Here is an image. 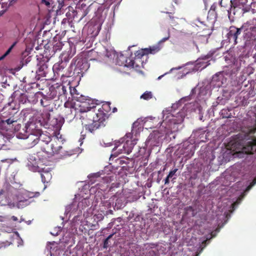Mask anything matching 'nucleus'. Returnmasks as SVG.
Here are the masks:
<instances>
[{
	"mask_svg": "<svg viewBox=\"0 0 256 256\" xmlns=\"http://www.w3.org/2000/svg\"><path fill=\"white\" fill-rule=\"evenodd\" d=\"M91 100L82 102L80 106V120L86 130L90 132L101 127H103L102 123L99 120L97 112L94 108H90Z\"/></svg>",
	"mask_w": 256,
	"mask_h": 256,
	"instance_id": "nucleus-1",
	"label": "nucleus"
},
{
	"mask_svg": "<svg viewBox=\"0 0 256 256\" xmlns=\"http://www.w3.org/2000/svg\"><path fill=\"white\" fill-rule=\"evenodd\" d=\"M110 103L109 102H106L104 103L102 106L94 103H90V108L95 109L97 112V115L98 114L99 117V120L102 123V126H105L104 122L108 118V112L111 110Z\"/></svg>",
	"mask_w": 256,
	"mask_h": 256,
	"instance_id": "nucleus-2",
	"label": "nucleus"
},
{
	"mask_svg": "<svg viewBox=\"0 0 256 256\" xmlns=\"http://www.w3.org/2000/svg\"><path fill=\"white\" fill-rule=\"evenodd\" d=\"M62 141L57 138H54L49 145L44 146L42 150L50 154H57L60 152L62 149Z\"/></svg>",
	"mask_w": 256,
	"mask_h": 256,
	"instance_id": "nucleus-3",
	"label": "nucleus"
},
{
	"mask_svg": "<svg viewBox=\"0 0 256 256\" xmlns=\"http://www.w3.org/2000/svg\"><path fill=\"white\" fill-rule=\"evenodd\" d=\"M145 55H147V54L146 49L144 48L137 50L135 52V57L134 59L130 58L125 59L123 55L120 56V58H123L125 60L124 66L127 67H130V66H134L135 64L138 66V61H139V63H141V65L142 66L144 62L142 60V58Z\"/></svg>",
	"mask_w": 256,
	"mask_h": 256,
	"instance_id": "nucleus-4",
	"label": "nucleus"
},
{
	"mask_svg": "<svg viewBox=\"0 0 256 256\" xmlns=\"http://www.w3.org/2000/svg\"><path fill=\"white\" fill-rule=\"evenodd\" d=\"M248 24L244 30L246 32L244 34V38L247 41L256 40V18L248 22Z\"/></svg>",
	"mask_w": 256,
	"mask_h": 256,
	"instance_id": "nucleus-5",
	"label": "nucleus"
},
{
	"mask_svg": "<svg viewBox=\"0 0 256 256\" xmlns=\"http://www.w3.org/2000/svg\"><path fill=\"white\" fill-rule=\"evenodd\" d=\"M250 22L244 24L240 28H237L235 26H230L227 34V38L229 42H233L234 44L238 43L237 38L240 34L242 30L244 29L246 25Z\"/></svg>",
	"mask_w": 256,
	"mask_h": 256,
	"instance_id": "nucleus-6",
	"label": "nucleus"
},
{
	"mask_svg": "<svg viewBox=\"0 0 256 256\" xmlns=\"http://www.w3.org/2000/svg\"><path fill=\"white\" fill-rule=\"evenodd\" d=\"M24 139V144L28 148H32L38 142V134H37L30 133L28 136H24L20 137Z\"/></svg>",
	"mask_w": 256,
	"mask_h": 256,
	"instance_id": "nucleus-7",
	"label": "nucleus"
},
{
	"mask_svg": "<svg viewBox=\"0 0 256 256\" xmlns=\"http://www.w3.org/2000/svg\"><path fill=\"white\" fill-rule=\"evenodd\" d=\"M247 2V0H232L230 1V8L226 10L229 15L232 12L235 14V9L237 8H241Z\"/></svg>",
	"mask_w": 256,
	"mask_h": 256,
	"instance_id": "nucleus-8",
	"label": "nucleus"
},
{
	"mask_svg": "<svg viewBox=\"0 0 256 256\" xmlns=\"http://www.w3.org/2000/svg\"><path fill=\"white\" fill-rule=\"evenodd\" d=\"M37 172L40 173L42 181L44 184L48 183L50 182L52 178L50 168H40V170H38Z\"/></svg>",
	"mask_w": 256,
	"mask_h": 256,
	"instance_id": "nucleus-9",
	"label": "nucleus"
},
{
	"mask_svg": "<svg viewBox=\"0 0 256 256\" xmlns=\"http://www.w3.org/2000/svg\"><path fill=\"white\" fill-rule=\"evenodd\" d=\"M47 62L48 61L46 62H44V60L40 61L38 64L39 68L36 72L42 76L46 77L48 72L50 71V68L48 67Z\"/></svg>",
	"mask_w": 256,
	"mask_h": 256,
	"instance_id": "nucleus-10",
	"label": "nucleus"
},
{
	"mask_svg": "<svg viewBox=\"0 0 256 256\" xmlns=\"http://www.w3.org/2000/svg\"><path fill=\"white\" fill-rule=\"evenodd\" d=\"M38 160L33 156H30L28 158L27 166L30 170L36 172L40 170V167L38 166Z\"/></svg>",
	"mask_w": 256,
	"mask_h": 256,
	"instance_id": "nucleus-11",
	"label": "nucleus"
},
{
	"mask_svg": "<svg viewBox=\"0 0 256 256\" xmlns=\"http://www.w3.org/2000/svg\"><path fill=\"white\" fill-rule=\"evenodd\" d=\"M50 112L48 110H44L40 114L41 118L38 120V122L40 126H45L48 125L51 119Z\"/></svg>",
	"mask_w": 256,
	"mask_h": 256,
	"instance_id": "nucleus-12",
	"label": "nucleus"
},
{
	"mask_svg": "<svg viewBox=\"0 0 256 256\" xmlns=\"http://www.w3.org/2000/svg\"><path fill=\"white\" fill-rule=\"evenodd\" d=\"M38 142L44 144H41L42 149L44 146L49 145L50 142L52 140L50 136L48 134L42 133V131H38Z\"/></svg>",
	"mask_w": 256,
	"mask_h": 256,
	"instance_id": "nucleus-13",
	"label": "nucleus"
},
{
	"mask_svg": "<svg viewBox=\"0 0 256 256\" xmlns=\"http://www.w3.org/2000/svg\"><path fill=\"white\" fill-rule=\"evenodd\" d=\"M135 144L136 142H134L132 141L127 140L123 144L122 146V148H119L118 150L120 151V153L121 154H130L132 152Z\"/></svg>",
	"mask_w": 256,
	"mask_h": 256,
	"instance_id": "nucleus-14",
	"label": "nucleus"
},
{
	"mask_svg": "<svg viewBox=\"0 0 256 256\" xmlns=\"http://www.w3.org/2000/svg\"><path fill=\"white\" fill-rule=\"evenodd\" d=\"M26 133L37 134L38 131H41L36 126V124L34 121L29 120L26 124Z\"/></svg>",
	"mask_w": 256,
	"mask_h": 256,
	"instance_id": "nucleus-15",
	"label": "nucleus"
},
{
	"mask_svg": "<svg viewBox=\"0 0 256 256\" xmlns=\"http://www.w3.org/2000/svg\"><path fill=\"white\" fill-rule=\"evenodd\" d=\"M66 67V64L63 62L55 64L52 66V70L54 74H56L58 76H63L64 73L63 70Z\"/></svg>",
	"mask_w": 256,
	"mask_h": 256,
	"instance_id": "nucleus-16",
	"label": "nucleus"
},
{
	"mask_svg": "<svg viewBox=\"0 0 256 256\" xmlns=\"http://www.w3.org/2000/svg\"><path fill=\"white\" fill-rule=\"evenodd\" d=\"M52 101L51 98L44 96L40 100V104L44 107L46 108V110L52 111L53 108L51 104H52Z\"/></svg>",
	"mask_w": 256,
	"mask_h": 256,
	"instance_id": "nucleus-17",
	"label": "nucleus"
},
{
	"mask_svg": "<svg viewBox=\"0 0 256 256\" xmlns=\"http://www.w3.org/2000/svg\"><path fill=\"white\" fill-rule=\"evenodd\" d=\"M63 124L62 119H58L56 118H52L50 119L48 125L52 126L56 130H58L61 128Z\"/></svg>",
	"mask_w": 256,
	"mask_h": 256,
	"instance_id": "nucleus-18",
	"label": "nucleus"
},
{
	"mask_svg": "<svg viewBox=\"0 0 256 256\" xmlns=\"http://www.w3.org/2000/svg\"><path fill=\"white\" fill-rule=\"evenodd\" d=\"M63 112L66 118L72 120L76 116V108H64Z\"/></svg>",
	"mask_w": 256,
	"mask_h": 256,
	"instance_id": "nucleus-19",
	"label": "nucleus"
},
{
	"mask_svg": "<svg viewBox=\"0 0 256 256\" xmlns=\"http://www.w3.org/2000/svg\"><path fill=\"white\" fill-rule=\"evenodd\" d=\"M256 132V124L253 127L248 128L246 134H244V139L249 138L250 137H252V135Z\"/></svg>",
	"mask_w": 256,
	"mask_h": 256,
	"instance_id": "nucleus-20",
	"label": "nucleus"
},
{
	"mask_svg": "<svg viewBox=\"0 0 256 256\" xmlns=\"http://www.w3.org/2000/svg\"><path fill=\"white\" fill-rule=\"evenodd\" d=\"M222 78L223 76L222 74H216L212 76V81L218 82V86H220L222 84Z\"/></svg>",
	"mask_w": 256,
	"mask_h": 256,
	"instance_id": "nucleus-21",
	"label": "nucleus"
},
{
	"mask_svg": "<svg viewBox=\"0 0 256 256\" xmlns=\"http://www.w3.org/2000/svg\"><path fill=\"white\" fill-rule=\"evenodd\" d=\"M147 55L149 54H154L160 51V48L158 46H153L150 48H145Z\"/></svg>",
	"mask_w": 256,
	"mask_h": 256,
	"instance_id": "nucleus-22",
	"label": "nucleus"
},
{
	"mask_svg": "<svg viewBox=\"0 0 256 256\" xmlns=\"http://www.w3.org/2000/svg\"><path fill=\"white\" fill-rule=\"evenodd\" d=\"M64 108H76L75 102L72 100H67L64 104Z\"/></svg>",
	"mask_w": 256,
	"mask_h": 256,
	"instance_id": "nucleus-23",
	"label": "nucleus"
},
{
	"mask_svg": "<svg viewBox=\"0 0 256 256\" xmlns=\"http://www.w3.org/2000/svg\"><path fill=\"white\" fill-rule=\"evenodd\" d=\"M18 43V41L14 42L8 48V49L6 51V52L0 57V60L4 59L6 56H7L12 51V48L14 47V46Z\"/></svg>",
	"mask_w": 256,
	"mask_h": 256,
	"instance_id": "nucleus-24",
	"label": "nucleus"
},
{
	"mask_svg": "<svg viewBox=\"0 0 256 256\" xmlns=\"http://www.w3.org/2000/svg\"><path fill=\"white\" fill-rule=\"evenodd\" d=\"M152 98V94L151 92H146L141 96L140 98L144 100H149Z\"/></svg>",
	"mask_w": 256,
	"mask_h": 256,
	"instance_id": "nucleus-25",
	"label": "nucleus"
},
{
	"mask_svg": "<svg viewBox=\"0 0 256 256\" xmlns=\"http://www.w3.org/2000/svg\"><path fill=\"white\" fill-rule=\"evenodd\" d=\"M62 46L63 44L61 42H56L54 44L53 50L54 52H56L58 50H60L62 49Z\"/></svg>",
	"mask_w": 256,
	"mask_h": 256,
	"instance_id": "nucleus-26",
	"label": "nucleus"
},
{
	"mask_svg": "<svg viewBox=\"0 0 256 256\" xmlns=\"http://www.w3.org/2000/svg\"><path fill=\"white\" fill-rule=\"evenodd\" d=\"M28 100V96L25 94H22L18 98L19 102L22 104H25Z\"/></svg>",
	"mask_w": 256,
	"mask_h": 256,
	"instance_id": "nucleus-27",
	"label": "nucleus"
},
{
	"mask_svg": "<svg viewBox=\"0 0 256 256\" xmlns=\"http://www.w3.org/2000/svg\"><path fill=\"white\" fill-rule=\"evenodd\" d=\"M3 122H6L8 124H12L14 122H16V120L14 118V116H10L8 118L2 120Z\"/></svg>",
	"mask_w": 256,
	"mask_h": 256,
	"instance_id": "nucleus-28",
	"label": "nucleus"
},
{
	"mask_svg": "<svg viewBox=\"0 0 256 256\" xmlns=\"http://www.w3.org/2000/svg\"><path fill=\"white\" fill-rule=\"evenodd\" d=\"M155 134H151L147 140V142L150 143V144H153V140L155 138Z\"/></svg>",
	"mask_w": 256,
	"mask_h": 256,
	"instance_id": "nucleus-29",
	"label": "nucleus"
},
{
	"mask_svg": "<svg viewBox=\"0 0 256 256\" xmlns=\"http://www.w3.org/2000/svg\"><path fill=\"white\" fill-rule=\"evenodd\" d=\"M255 184H256V178H255L250 184L246 187V191H249Z\"/></svg>",
	"mask_w": 256,
	"mask_h": 256,
	"instance_id": "nucleus-30",
	"label": "nucleus"
},
{
	"mask_svg": "<svg viewBox=\"0 0 256 256\" xmlns=\"http://www.w3.org/2000/svg\"><path fill=\"white\" fill-rule=\"evenodd\" d=\"M177 171H178V168H174V169L172 170L170 172L168 176V177H170V178H172V176L175 175V174Z\"/></svg>",
	"mask_w": 256,
	"mask_h": 256,
	"instance_id": "nucleus-31",
	"label": "nucleus"
},
{
	"mask_svg": "<svg viewBox=\"0 0 256 256\" xmlns=\"http://www.w3.org/2000/svg\"><path fill=\"white\" fill-rule=\"evenodd\" d=\"M251 149L254 152H256V138L252 140Z\"/></svg>",
	"mask_w": 256,
	"mask_h": 256,
	"instance_id": "nucleus-32",
	"label": "nucleus"
},
{
	"mask_svg": "<svg viewBox=\"0 0 256 256\" xmlns=\"http://www.w3.org/2000/svg\"><path fill=\"white\" fill-rule=\"evenodd\" d=\"M42 2L48 7L50 6V2H53L52 0H42Z\"/></svg>",
	"mask_w": 256,
	"mask_h": 256,
	"instance_id": "nucleus-33",
	"label": "nucleus"
},
{
	"mask_svg": "<svg viewBox=\"0 0 256 256\" xmlns=\"http://www.w3.org/2000/svg\"><path fill=\"white\" fill-rule=\"evenodd\" d=\"M168 19L170 20V22L174 23V22L175 20L174 17L172 15V13L168 12Z\"/></svg>",
	"mask_w": 256,
	"mask_h": 256,
	"instance_id": "nucleus-34",
	"label": "nucleus"
},
{
	"mask_svg": "<svg viewBox=\"0 0 256 256\" xmlns=\"http://www.w3.org/2000/svg\"><path fill=\"white\" fill-rule=\"evenodd\" d=\"M109 240H108V239H105L104 242V248H106L109 246Z\"/></svg>",
	"mask_w": 256,
	"mask_h": 256,
	"instance_id": "nucleus-35",
	"label": "nucleus"
},
{
	"mask_svg": "<svg viewBox=\"0 0 256 256\" xmlns=\"http://www.w3.org/2000/svg\"><path fill=\"white\" fill-rule=\"evenodd\" d=\"M216 4H214L212 5L210 10L215 11L216 9Z\"/></svg>",
	"mask_w": 256,
	"mask_h": 256,
	"instance_id": "nucleus-36",
	"label": "nucleus"
},
{
	"mask_svg": "<svg viewBox=\"0 0 256 256\" xmlns=\"http://www.w3.org/2000/svg\"><path fill=\"white\" fill-rule=\"evenodd\" d=\"M170 177H168V176H167L166 177V178H165L164 180V184H169L170 182Z\"/></svg>",
	"mask_w": 256,
	"mask_h": 256,
	"instance_id": "nucleus-37",
	"label": "nucleus"
},
{
	"mask_svg": "<svg viewBox=\"0 0 256 256\" xmlns=\"http://www.w3.org/2000/svg\"><path fill=\"white\" fill-rule=\"evenodd\" d=\"M138 65L136 66V65L135 64L134 66H130V67H132L133 68H140L141 63H139V61H138Z\"/></svg>",
	"mask_w": 256,
	"mask_h": 256,
	"instance_id": "nucleus-38",
	"label": "nucleus"
},
{
	"mask_svg": "<svg viewBox=\"0 0 256 256\" xmlns=\"http://www.w3.org/2000/svg\"><path fill=\"white\" fill-rule=\"evenodd\" d=\"M11 219L14 221H17L18 220V218L15 216H12Z\"/></svg>",
	"mask_w": 256,
	"mask_h": 256,
	"instance_id": "nucleus-39",
	"label": "nucleus"
},
{
	"mask_svg": "<svg viewBox=\"0 0 256 256\" xmlns=\"http://www.w3.org/2000/svg\"><path fill=\"white\" fill-rule=\"evenodd\" d=\"M184 66H178V68H172L171 69V71L173 70H179V69H180L182 68H183Z\"/></svg>",
	"mask_w": 256,
	"mask_h": 256,
	"instance_id": "nucleus-40",
	"label": "nucleus"
},
{
	"mask_svg": "<svg viewBox=\"0 0 256 256\" xmlns=\"http://www.w3.org/2000/svg\"><path fill=\"white\" fill-rule=\"evenodd\" d=\"M169 38H170V36H168V37H166V38H162V39L161 40V41H162V42H164V41H166V40H168Z\"/></svg>",
	"mask_w": 256,
	"mask_h": 256,
	"instance_id": "nucleus-41",
	"label": "nucleus"
},
{
	"mask_svg": "<svg viewBox=\"0 0 256 256\" xmlns=\"http://www.w3.org/2000/svg\"><path fill=\"white\" fill-rule=\"evenodd\" d=\"M113 235L114 234L109 235L106 239H108V240H109L112 237Z\"/></svg>",
	"mask_w": 256,
	"mask_h": 256,
	"instance_id": "nucleus-42",
	"label": "nucleus"
},
{
	"mask_svg": "<svg viewBox=\"0 0 256 256\" xmlns=\"http://www.w3.org/2000/svg\"><path fill=\"white\" fill-rule=\"evenodd\" d=\"M224 2V0H222L220 3V6L222 7V6H223V3Z\"/></svg>",
	"mask_w": 256,
	"mask_h": 256,
	"instance_id": "nucleus-43",
	"label": "nucleus"
},
{
	"mask_svg": "<svg viewBox=\"0 0 256 256\" xmlns=\"http://www.w3.org/2000/svg\"><path fill=\"white\" fill-rule=\"evenodd\" d=\"M149 254H152V255L153 254L156 255V253L154 252V250H152L150 251Z\"/></svg>",
	"mask_w": 256,
	"mask_h": 256,
	"instance_id": "nucleus-44",
	"label": "nucleus"
},
{
	"mask_svg": "<svg viewBox=\"0 0 256 256\" xmlns=\"http://www.w3.org/2000/svg\"><path fill=\"white\" fill-rule=\"evenodd\" d=\"M187 210H193V208L191 206H190L188 207L187 208Z\"/></svg>",
	"mask_w": 256,
	"mask_h": 256,
	"instance_id": "nucleus-45",
	"label": "nucleus"
},
{
	"mask_svg": "<svg viewBox=\"0 0 256 256\" xmlns=\"http://www.w3.org/2000/svg\"><path fill=\"white\" fill-rule=\"evenodd\" d=\"M117 111V108H114L113 109H112V112H115Z\"/></svg>",
	"mask_w": 256,
	"mask_h": 256,
	"instance_id": "nucleus-46",
	"label": "nucleus"
},
{
	"mask_svg": "<svg viewBox=\"0 0 256 256\" xmlns=\"http://www.w3.org/2000/svg\"><path fill=\"white\" fill-rule=\"evenodd\" d=\"M108 212L109 214H113V211H112V210H109L108 211Z\"/></svg>",
	"mask_w": 256,
	"mask_h": 256,
	"instance_id": "nucleus-47",
	"label": "nucleus"
},
{
	"mask_svg": "<svg viewBox=\"0 0 256 256\" xmlns=\"http://www.w3.org/2000/svg\"><path fill=\"white\" fill-rule=\"evenodd\" d=\"M236 204V202H234L232 204V207L234 208V206Z\"/></svg>",
	"mask_w": 256,
	"mask_h": 256,
	"instance_id": "nucleus-48",
	"label": "nucleus"
},
{
	"mask_svg": "<svg viewBox=\"0 0 256 256\" xmlns=\"http://www.w3.org/2000/svg\"><path fill=\"white\" fill-rule=\"evenodd\" d=\"M226 110H222V114H224V112H226Z\"/></svg>",
	"mask_w": 256,
	"mask_h": 256,
	"instance_id": "nucleus-49",
	"label": "nucleus"
},
{
	"mask_svg": "<svg viewBox=\"0 0 256 256\" xmlns=\"http://www.w3.org/2000/svg\"><path fill=\"white\" fill-rule=\"evenodd\" d=\"M3 116L4 118H6V117L8 116H7V115H6V116Z\"/></svg>",
	"mask_w": 256,
	"mask_h": 256,
	"instance_id": "nucleus-50",
	"label": "nucleus"
},
{
	"mask_svg": "<svg viewBox=\"0 0 256 256\" xmlns=\"http://www.w3.org/2000/svg\"><path fill=\"white\" fill-rule=\"evenodd\" d=\"M17 0H12V2L14 1V2H16Z\"/></svg>",
	"mask_w": 256,
	"mask_h": 256,
	"instance_id": "nucleus-51",
	"label": "nucleus"
},
{
	"mask_svg": "<svg viewBox=\"0 0 256 256\" xmlns=\"http://www.w3.org/2000/svg\"><path fill=\"white\" fill-rule=\"evenodd\" d=\"M118 200H116V204L117 203H118Z\"/></svg>",
	"mask_w": 256,
	"mask_h": 256,
	"instance_id": "nucleus-52",
	"label": "nucleus"
}]
</instances>
